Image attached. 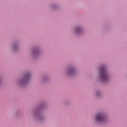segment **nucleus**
<instances>
[{"label":"nucleus","mask_w":127,"mask_h":127,"mask_svg":"<svg viewBox=\"0 0 127 127\" xmlns=\"http://www.w3.org/2000/svg\"><path fill=\"white\" fill-rule=\"evenodd\" d=\"M104 116L101 114H98L96 115V120L98 121V122H102L104 121Z\"/></svg>","instance_id":"f03ea898"},{"label":"nucleus","mask_w":127,"mask_h":127,"mask_svg":"<svg viewBox=\"0 0 127 127\" xmlns=\"http://www.w3.org/2000/svg\"><path fill=\"white\" fill-rule=\"evenodd\" d=\"M27 78H28V75L26 76Z\"/></svg>","instance_id":"7ed1b4c3"},{"label":"nucleus","mask_w":127,"mask_h":127,"mask_svg":"<svg viewBox=\"0 0 127 127\" xmlns=\"http://www.w3.org/2000/svg\"><path fill=\"white\" fill-rule=\"evenodd\" d=\"M101 71V78L103 79L104 81H107L108 80V74H107V72H106V69L105 67H102L100 68Z\"/></svg>","instance_id":"f257e3e1"}]
</instances>
